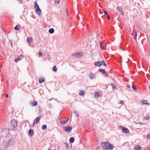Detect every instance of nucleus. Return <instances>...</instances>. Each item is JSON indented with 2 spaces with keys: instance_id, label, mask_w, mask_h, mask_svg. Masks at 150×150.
Wrapping results in <instances>:
<instances>
[{
  "instance_id": "39",
  "label": "nucleus",
  "mask_w": 150,
  "mask_h": 150,
  "mask_svg": "<svg viewBox=\"0 0 150 150\" xmlns=\"http://www.w3.org/2000/svg\"><path fill=\"white\" fill-rule=\"evenodd\" d=\"M104 13L105 14V15H107V11H104Z\"/></svg>"
},
{
  "instance_id": "16",
  "label": "nucleus",
  "mask_w": 150,
  "mask_h": 150,
  "mask_svg": "<svg viewBox=\"0 0 150 150\" xmlns=\"http://www.w3.org/2000/svg\"><path fill=\"white\" fill-rule=\"evenodd\" d=\"M141 147L139 145H137L134 148V150H140L141 149Z\"/></svg>"
},
{
  "instance_id": "7",
  "label": "nucleus",
  "mask_w": 150,
  "mask_h": 150,
  "mask_svg": "<svg viewBox=\"0 0 150 150\" xmlns=\"http://www.w3.org/2000/svg\"><path fill=\"white\" fill-rule=\"evenodd\" d=\"M40 117H38L35 119L33 122V126H34V125L35 124H37L39 122V120H40Z\"/></svg>"
},
{
  "instance_id": "38",
  "label": "nucleus",
  "mask_w": 150,
  "mask_h": 150,
  "mask_svg": "<svg viewBox=\"0 0 150 150\" xmlns=\"http://www.w3.org/2000/svg\"><path fill=\"white\" fill-rule=\"evenodd\" d=\"M110 16L109 15H108L107 16V19L108 20H109L110 19Z\"/></svg>"
},
{
  "instance_id": "45",
  "label": "nucleus",
  "mask_w": 150,
  "mask_h": 150,
  "mask_svg": "<svg viewBox=\"0 0 150 150\" xmlns=\"http://www.w3.org/2000/svg\"><path fill=\"white\" fill-rule=\"evenodd\" d=\"M98 148H99V147H97V149H98Z\"/></svg>"
},
{
  "instance_id": "25",
  "label": "nucleus",
  "mask_w": 150,
  "mask_h": 150,
  "mask_svg": "<svg viewBox=\"0 0 150 150\" xmlns=\"http://www.w3.org/2000/svg\"><path fill=\"white\" fill-rule=\"evenodd\" d=\"M132 88L135 91L137 90V88L133 84H132Z\"/></svg>"
},
{
  "instance_id": "31",
  "label": "nucleus",
  "mask_w": 150,
  "mask_h": 150,
  "mask_svg": "<svg viewBox=\"0 0 150 150\" xmlns=\"http://www.w3.org/2000/svg\"><path fill=\"white\" fill-rule=\"evenodd\" d=\"M55 3H57V4H59V2L60 0H54Z\"/></svg>"
},
{
  "instance_id": "6",
  "label": "nucleus",
  "mask_w": 150,
  "mask_h": 150,
  "mask_svg": "<svg viewBox=\"0 0 150 150\" xmlns=\"http://www.w3.org/2000/svg\"><path fill=\"white\" fill-rule=\"evenodd\" d=\"M103 63H104L103 61H98L95 62L94 64L96 66L100 67L103 64Z\"/></svg>"
},
{
  "instance_id": "14",
  "label": "nucleus",
  "mask_w": 150,
  "mask_h": 150,
  "mask_svg": "<svg viewBox=\"0 0 150 150\" xmlns=\"http://www.w3.org/2000/svg\"><path fill=\"white\" fill-rule=\"evenodd\" d=\"M85 92L84 91L81 90L79 93V95L81 96H83L85 95Z\"/></svg>"
},
{
  "instance_id": "17",
  "label": "nucleus",
  "mask_w": 150,
  "mask_h": 150,
  "mask_svg": "<svg viewBox=\"0 0 150 150\" xmlns=\"http://www.w3.org/2000/svg\"><path fill=\"white\" fill-rule=\"evenodd\" d=\"M45 80L43 78H40L39 79V81L40 83H41L45 82Z\"/></svg>"
},
{
  "instance_id": "26",
  "label": "nucleus",
  "mask_w": 150,
  "mask_h": 150,
  "mask_svg": "<svg viewBox=\"0 0 150 150\" xmlns=\"http://www.w3.org/2000/svg\"><path fill=\"white\" fill-rule=\"evenodd\" d=\"M18 26H20L19 25H16L14 28V29L16 30H19V28L18 27Z\"/></svg>"
},
{
  "instance_id": "37",
  "label": "nucleus",
  "mask_w": 150,
  "mask_h": 150,
  "mask_svg": "<svg viewBox=\"0 0 150 150\" xmlns=\"http://www.w3.org/2000/svg\"><path fill=\"white\" fill-rule=\"evenodd\" d=\"M103 65V66L106 67L107 65L105 63V62H104V63H103V64H102Z\"/></svg>"
},
{
  "instance_id": "13",
  "label": "nucleus",
  "mask_w": 150,
  "mask_h": 150,
  "mask_svg": "<svg viewBox=\"0 0 150 150\" xmlns=\"http://www.w3.org/2000/svg\"><path fill=\"white\" fill-rule=\"evenodd\" d=\"M31 104L33 106H36L37 105V103L35 100H33V102H31Z\"/></svg>"
},
{
  "instance_id": "29",
  "label": "nucleus",
  "mask_w": 150,
  "mask_h": 150,
  "mask_svg": "<svg viewBox=\"0 0 150 150\" xmlns=\"http://www.w3.org/2000/svg\"><path fill=\"white\" fill-rule=\"evenodd\" d=\"M117 9L120 12L122 11V9L120 7H117Z\"/></svg>"
},
{
  "instance_id": "4",
  "label": "nucleus",
  "mask_w": 150,
  "mask_h": 150,
  "mask_svg": "<svg viewBox=\"0 0 150 150\" xmlns=\"http://www.w3.org/2000/svg\"><path fill=\"white\" fill-rule=\"evenodd\" d=\"M63 130L67 132H70L72 129L71 127L65 126L63 127Z\"/></svg>"
},
{
  "instance_id": "3",
  "label": "nucleus",
  "mask_w": 150,
  "mask_h": 150,
  "mask_svg": "<svg viewBox=\"0 0 150 150\" xmlns=\"http://www.w3.org/2000/svg\"><path fill=\"white\" fill-rule=\"evenodd\" d=\"M72 56L75 58H78L83 56V54L81 52H78L76 53H74L72 54Z\"/></svg>"
},
{
  "instance_id": "33",
  "label": "nucleus",
  "mask_w": 150,
  "mask_h": 150,
  "mask_svg": "<svg viewBox=\"0 0 150 150\" xmlns=\"http://www.w3.org/2000/svg\"><path fill=\"white\" fill-rule=\"evenodd\" d=\"M100 47L101 50H104V47L102 45H101L100 46Z\"/></svg>"
},
{
  "instance_id": "12",
  "label": "nucleus",
  "mask_w": 150,
  "mask_h": 150,
  "mask_svg": "<svg viewBox=\"0 0 150 150\" xmlns=\"http://www.w3.org/2000/svg\"><path fill=\"white\" fill-rule=\"evenodd\" d=\"M27 42L30 44L33 41V38L32 37H28L27 39Z\"/></svg>"
},
{
  "instance_id": "24",
  "label": "nucleus",
  "mask_w": 150,
  "mask_h": 150,
  "mask_svg": "<svg viewBox=\"0 0 150 150\" xmlns=\"http://www.w3.org/2000/svg\"><path fill=\"white\" fill-rule=\"evenodd\" d=\"M46 128H47V126L45 125H43L42 127V129H45Z\"/></svg>"
},
{
  "instance_id": "21",
  "label": "nucleus",
  "mask_w": 150,
  "mask_h": 150,
  "mask_svg": "<svg viewBox=\"0 0 150 150\" xmlns=\"http://www.w3.org/2000/svg\"><path fill=\"white\" fill-rule=\"evenodd\" d=\"M90 77L91 79H94L95 78V76L93 74H90Z\"/></svg>"
},
{
  "instance_id": "8",
  "label": "nucleus",
  "mask_w": 150,
  "mask_h": 150,
  "mask_svg": "<svg viewBox=\"0 0 150 150\" xmlns=\"http://www.w3.org/2000/svg\"><path fill=\"white\" fill-rule=\"evenodd\" d=\"M11 124L14 127H16L17 126V122L15 120H13L11 121Z\"/></svg>"
},
{
  "instance_id": "41",
  "label": "nucleus",
  "mask_w": 150,
  "mask_h": 150,
  "mask_svg": "<svg viewBox=\"0 0 150 150\" xmlns=\"http://www.w3.org/2000/svg\"><path fill=\"white\" fill-rule=\"evenodd\" d=\"M18 1L21 3L23 2V0H18Z\"/></svg>"
},
{
  "instance_id": "27",
  "label": "nucleus",
  "mask_w": 150,
  "mask_h": 150,
  "mask_svg": "<svg viewBox=\"0 0 150 150\" xmlns=\"http://www.w3.org/2000/svg\"><path fill=\"white\" fill-rule=\"evenodd\" d=\"M95 95L97 97H99L100 96V94L99 93L97 92H95Z\"/></svg>"
},
{
  "instance_id": "34",
  "label": "nucleus",
  "mask_w": 150,
  "mask_h": 150,
  "mask_svg": "<svg viewBox=\"0 0 150 150\" xmlns=\"http://www.w3.org/2000/svg\"><path fill=\"white\" fill-rule=\"evenodd\" d=\"M124 103V101H120L119 102V104H123Z\"/></svg>"
},
{
  "instance_id": "20",
  "label": "nucleus",
  "mask_w": 150,
  "mask_h": 150,
  "mask_svg": "<svg viewBox=\"0 0 150 150\" xmlns=\"http://www.w3.org/2000/svg\"><path fill=\"white\" fill-rule=\"evenodd\" d=\"M54 30L53 28H51L49 30V32L50 33L52 34L54 32Z\"/></svg>"
},
{
  "instance_id": "23",
  "label": "nucleus",
  "mask_w": 150,
  "mask_h": 150,
  "mask_svg": "<svg viewBox=\"0 0 150 150\" xmlns=\"http://www.w3.org/2000/svg\"><path fill=\"white\" fill-rule=\"evenodd\" d=\"M144 118L145 120H148L150 118V116L147 115L146 116L144 117Z\"/></svg>"
},
{
  "instance_id": "30",
  "label": "nucleus",
  "mask_w": 150,
  "mask_h": 150,
  "mask_svg": "<svg viewBox=\"0 0 150 150\" xmlns=\"http://www.w3.org/2000/svg\"><path fill=\"white\" fill-rule=\"evenodd\" d=\"M111 85L112 86L113 88L114 89V88H115V85L113 84V83H111Z\"/></svg>"
},
{
  "instance_id": "18",
  "label": "nucleus",
  "mask_w": 150,
  "mask_h": 150,
  "mask_svg": "<svg viewBox=\"0 0 150 150\" xmlns=\"http://www.w3.org/2000/svg\"><path fill=\"white\" fill-rule=\"evenodd\" d=\"M68 120V119H67L66 120H61L60 122L62 124H65Z\"/></svg>"
},
{
  "instance_id": "28",
  "label": "nucleus",
  "mask_w": 150,
  "mask_h": 150,
  "mask_svg": "<svg viewBox=\"0 0 150 150\" xmlns=\"http://www.w3.org/2000/svg\"><path fill=\"white\" fill-rule=\"evenodd\" d=\"M53 71H55V72L57 71V68H56V67L55 66H54L53 67Z\"/></svg>"
},
{
  "instance_id": "15",
  "label": "nucleus",
  "mask_w": 150,
  "mask_h": 150,
  "mask_svg": "<svg viewBox=\"0 0 150 150\" xmlns=\"http://www.w3.org/2000/svg\"><path fill=\"white\" fill-rule=\"evenodd\" d=\"M141 103L142 104H146L148 105H149V104L147 102L146 100H143L141 101Z\"/></svg>"
},
{
  "instance_id": "22",
  "label": "nucleus",
  "mask_w": 150,
  "mask_h": 150,
  "mask_svg": "<svg viewBox=\"0 0 150 150\" xmlns=\"http://www.w3.org/2000/svg\"><path fill=\"white\" fill-rule=\"evenodd\" d=\"M99 71L100 72H102L103 74H105V69H100Z\"/></svg>"
},
{
  "instance_id": "10",
  "label": "nucleus",
  "mask_w": 150,
  "mask_h": 150,
  "mask_svg": "<svg viewBox=\"0 0 150 150\" xmlns=\"http://www.w3.org/2000/svg\"><path fill=\"white\" fill-rule=\"evenodd\" d=\"M133 33L135 35L134 39L136 41L137 40V32L136 30L134 29L133 30Z\"/></svg>"
},
{
  "instance_id": "44",
  "label": "nucleus",
  "mask_w": 150,
  "mask_h": 150,
  "mask_svg": "<svg viewBox=\"0 0 150 150\" xmlns=\"http://www.w3.org/2000/svg\"><path fill=\"white\" fill-rule=\"evenodd\" d=\"M102 42H100V46L101 45H102Z\"/></svg>"
},
{
  "instance_id": "36",
  "label": "nucleus",
  "mask_w": 150,
  "mask_h": 150,
  "mask_svg": "<svg viewBox=\"0 0 150 150\" xmlns=\"http://www.w3.org/2000/svg\"><path fill=\"white\" fill-rule=\"evenodd\" d=\"M4 95L6 98H8V94H5Z\"/></svg>"
},
{
  "instance_id": "40",
  "label": "nucleus",
  "mask_w": 150,
  "mask_h": 150,
  "mask_svg": "<svg viewBox=\"0 0 150 150\" xmlns=\"http://www.w3.org/2000/svg\"><path fill=\"white\" fill-rule=\"evenodd\" d=\"M105 75L106 76H108V73H106V72H105Z\"/></svg>"
},
{
  "instance_id": "11",
  "label": "nucleus",
  "mask_w": 150,
  "mask_h": 150,
  "mask_svg": "<svg viewBox=\"0 0 150 150\" xmlns=\"http://www.w3.org/2000/svg\"><path fill=\"white\" fill-rule=\"evenodd\" d=\"M23 57V56L22 55H20L18 57V58H16L15 59V61L16 62H17L18 60H20L21 59L22 57Z\"/></svg>"
},
{
  "instance_id": "42",
  "label": "nucleus",
  "mask_w": 150,
  "mask_h": 150,
  "mask_svg": "<svg viewBox=\"0 0 150 150\" xmlns=\"http://www.w3.org/2000/svg\"><path fill=\"white\" fill-rule=\"evenodd\" d=\"M120 12H121V14L123 15V11H121Z\"/></svg>"
},
{
  "instance_id": "32",
  "label": "nucleus",
  "mask_w": 150,
  "mask_h": 150,
  "mask_svg": "<svg viewBox=\"0 0 150 150\" xmlns=\"http://www.w3.org/2000/svg\"><path fill=\"white\" fill-rule=\"evenodd\" d=\"M146 137L147 139H150V133L149 135H146Z\"/></svg>"
},
{
  "instance_id": "19",
  "label": "nucleus",
  "mask_w": 150,
  "mask_h": 150,
  "mask_svg": "<svg viewBox=\"0 0 150 150\" xmlns=\"http://www.w3.org/2000/svg\"><path fill=\"white\" fill-rule=\"evenodd\" d=\"M74 141V139L72 137H71L69 139V142L71 143H73Z\"/></svg>"
},
{
  "instance_id": "9",
  "label": "nucleus",
  "mask_w": 150,
  "mask_h": 150,
  "mask_svg": "<svg viewBox=\"0 0 150 150\" xmlns=\"http://www.w3.org/2000/svg\"><path fill=\"white\" fill-rule=\"evenodd\" d=\"M28 134L29 135H30L31 136H32L34 134L33 130L32 129H29L28 131Z\"/></svg>"
},
{
  "instance_id": "5",
  "label": "nucleus",
  "mask_w": 150,
  "mask_h": 150,
  "mask_svg": "<svg viewBox=\"0 0 150 150\" xmlns=\"http://www.w3.org/2000/svg\"><path fill=\"white\" fill-rule=\"evenodd\" d=\"M120 128L123 132L125 133H128L129 132V130L125 127H124L122 126H120Z\"/></svg>"
},
{
  "instance_id": "1",
  "label": "nucleus",
  "mask_w": 150,
  "mask_h": 150,
  "mask_svg": "<svg viewBox=\"0 0 150 150\" xmlns=\"http://www.w3.org/2000/svg\"><path fill=\"white\" fill-rule=\"evenodd\" d=\"M101 145L104 149H112L113 148V146L108 142H103Z\"/></svg>"
},
{
  "instance_id": "43",
  "label": "nucleus",
  "mask_w": 150,
  "mask_h": 150,
  "mask_svg": "<svg viewBox=\"0 0 150 150\" xmlns=\"http://www.w3.org/2000/svg\"><path fill=\"white\" fill-rule=\"evenodd\" d=\"M127 87H128L129 88H130V86L129 85H127Z\"/></svg>"
},
{
  "instance_id": "35",
  "label": "nucleus",
  "mask_w": 150,
  "mask_h": 150,
  "mask_svg": "<svg viewBox=\"0 0 150 150\" xmlns=\"http://www.w3.org/2000/svg\"><path fill=\"white\" fill-rule=\"evenodd\" d=\"M39 54L40 56H42V53L41 52H39Z\"/></svg>"
},
{
  "instance_id": "2",
  "label": "nucleus",
  "mask_w": 150,
  "mask_h": 150,
  "mask_svg": "<svg viewBox=\"0 0 150 150\" xmlns=\"http://www.w3.org/2000/svg\"><path fill=\"white\" fill-rule=\"evenodd\" d=\"M34 7L35 8V9L36 12L38 14H40L41 13V10L40 9L39 7L38 4L37 2V1H35V2Z\"/></svg>"
},
{
  "instance_id": "46",
  "label": "nucleus",
  "mask_w": 150,
  "mask_h": 150,
  "mask_svg": "<svg viewBox=\"0 0 150 150\" xmlns=\"http://www.w3.org/2000/svg\"><path fill=\"white\" fill-rule=\"evenodd\" d=\"M67 13H68V12H67Z\"/></svg>"
},
{
  "instance_id": "47",
  "label": "nucleus",
  "mask_w": 150,
  "mask_h": 150,
  "mask_svg": "<svg viewBox=\"0 0 150 150\" xmlns=\"http://www.w3.org/2000/svg\"><path fill=\"white\" fill-rule=\"evenodd\" d=\"M48 150H50V149H48Z\"/></svg>"
}]
</instances>
